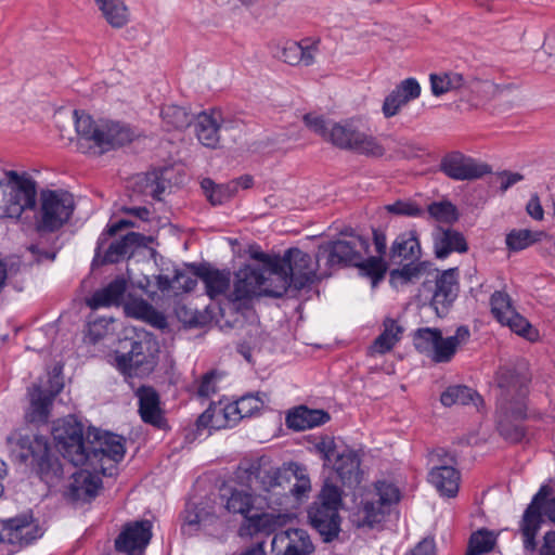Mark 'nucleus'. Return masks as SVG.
I'll return each instance as SVG.
<instances>
[{
    "label": "nucleus",
    "mask_w": 555,
    "mask_h": 555,
    "mask_svg": "<svg viewBox=\"0 0 555 555\" xmlns=\"http://www.w3.org/2000/svg\"><path fill=\"white\" fill-rule=\"evenodd\" d=\"M52 436L65 460L74 466H85L72 475L67 488V495L76 501L93 499L102 485L100 474L113 476L126 453L124 437L96 428L85 433L83 425L73 416L57 421Z\"/></svg>",
    "instance_id": "obj_1"
},
{
    "label": "nucleus",
    "mask_w": 555,
    "mask_h": 555,
    "mask_svg": "<svg viewBox=\"0 0 555 555\" xmlns=\"http://www.w3.org/2000/svg\"><path fill=\"white\" fill-rule=\"evenodd\" d=\"M238 478L259 489L267 500V508L273 511L285 508L291 495L301 500L311 491L307 469L297 463L273 467L267 457L245 460Z\"/></svg>",
    "instance_id": "obj_2"
},
{
    "label": "nucleus",
    "mask_w": 555,
    "mask_h": 555,
    "mask_svg": "<svg viewBox=\"0 0 555 555\" xmlns=\"http://www.w3.org/2000/svg\"><path fill=\"white\" fill-rule=\"evenodd\" d=\"M500 389L498 398V429L509 442H519L525 437L521 421L526 416L527 378L514 370L501 367L496 375Z\"/></svg>",
    "instance_id": "obj_3"
},
{
    "label": "nucleus",
    "mask_w": 555,
    "mask_h": 555,
    "mask_svg": "<svg viewBox=\"0 0 555 555\" xmlns=\"http://www.w3.org/2000/svg\"><path fill=\"white\" fill-rule=\"evenodd\" d=\"M0 190L3 194L1 217L18 220L25 212L35 211L37 183L28 172L5 170L0 178Z\"/></svg>",
    "instance_id": "obj_4"
},
{
    "label": "nucleus",
    "mask_w": 555,
    "mask_h": 555,
    "mask_svg": "<svg viewBox=\"0 0 555 555\" xmlns=\"http://www.w3.org/2000/svg\"><path fill=\"white\" fill-rule=\"evenodd\" d=\"M75 127L78 135L101 150H109L130 143L134 131L127 125L108 119L94 120L83 111H74Z\"/></svg>",
    "instance_id": "obj_5"
},
{
    "label": "nucleus",
    "mask_w": 555,
    "mask_h": 555,
    "mask_svg": "<svg viewBox=\"0 0 555 555\" xmlns=\"http://www.w3.org/2000/svg\"><path fill=\"white\" fill-rule=\"evenodd\" d=\"M341 503V490L331 482H325L317 500L308 509L309 521L324 542H331L338 537L340 531L338 511Z\"/></svg>",
    "instance_id": "obj_6"
},
{
    "label": "nucleus",
    "mask_w": 555,
    "mask_h": 555,
    "mask_svg": "<svg viewBox=\"0 0 555 555\" xmlns=\"http://www.w3.org/2000/svg\"><path fill=\"white\" fill-rule=\"evenodd\" d=\"M133 336L126 337L124 348L129 350L117 354L115 362L117 367L129 376H142L150 374L155 366L156 341L144 330L133 328Z\"/></svg>",
    "instance_id": "obj_7"
},
{
    "label": "nucleus",
    "mask_w": 555,
    "mask_h": 555,
    "mask_svg": "<svg viewBox=\"0 0 555 555\" xmlns=\"http://www.w3.org/2000/svg\"><path fill=\"white\" fill-rule=\"evenodd\" d=\"M38 201L35 225L39 232L60 230L69 221L75 209L73 195L63 190H42Z\"/></svg>",
    "instance_id": "obj_8"
},
{
    "label": "nucleus",
    "mask_w": 555,
    "mask_h": 555,
    "mask_svg": "<svg viewBox=\"0 0 555 555\" xmlns=\"http://www.w3.org/2000/svg\"><path fill=\"white\" fill-rule=\"evenodd\" d=\"M469 330L466 326L456 328L455 334L443 338L438 328L423 327L414 334L415 348L436 363H447L452 360L457 348L469 338Z\"/></svg>",
    "instance_id": "obj_9"
},
{
    "label": "nucleus",
    "mask_w": 555,
    "mask_h": 555,
    "mask_svg": "<svg viewBox=\"0 0 555 555\" xmlns=\"http://www.w3.org/2000/svg\"><path fill=\"white\" fill-rule=\"evenodd\" d=\"M400 500L399 489L391 482L377 481L367 490L357 512L359 526L374 527L383 522Z\"/></svg>",
    "instance_id": "obj_10"
},
{
    "label": "nucleus",
    "mask_w": 555,
    "mask_h": 555,
    "mask_svg": "<svg viewBox=\"0 0 555 555\" xmlns=\"http://www.w3.org/2000/svg\"><path fill=\"white\" fill-rule=\"evenodd\" d=\"M542 515L555 524V491L547 486L541 487L522 516L520 531L528 551L535 550V535L542 524Z\"/></svg>",
    "instance_id": "obj_11"
},
{
    "label": "nucleus",
    "mask_w": 555,
    "mask_h": 555,
    "mask_svg": "<svg viewBox=\"0 0 555 555\" xmlns=\"http://www.w3.org/2000/svg\"><path fill=\"white\" fill-rule=\"evenodd\" d=\"M304 122L311 131L341 150L352 151L361 132L351 119L336 122L315 114H306Z\"/></svg>",
    "instance_id": "obj_12"
},
{
    "label": "nucleus",
    "mask_w": 555,
    "mask_h": 555,
    "mask_svg": "<svg viewBox=\"0 0 555 555\" xmlns=\"http://www.w3.org/2000/svg\"><path fill=\"white\" fill-rule=\"evenodd\" d=\"M369 240L360 235H350L348 238L327 242L319 245L317 257L325 259L327 267L337 264H359L369 253Z\"/></svg>",
    "instance_id": "obj_13"
},
{
    "label": "nucleus",
    "mask_w": 555,
    "mask_h": 555,
    "mask_svg": "<svg viewBox=\"0 0 555 555\" xmlns=\"http://www.w3.org/2000/svg\"><path fill=\"white\" fill-rule=\"evenodd\" d=\"M244 461L245 460H243L237 466L234 476L236 482L242 487H246L247 490L236 488H224L222 490L220 499L223 504V507L229 513L240 514L244 516L246 519L248 517L249 512L253 508L262 509L263 507H267V500L261 496L259 489L254 488L248 482H243L238 478V470L242 467Z\"/></svg>",
    "instance_id": "obj_14"
},
{
    "label": "nucleus",
    "mask_w": 555,
    "mask_h": 555,
    "mask_svg": "<svg viewBox=\"0 0 555 555\" xmlns=\"http://www.w3.org/2000/svg\"><path fill=\"white\" fill-rule=\"evenodd\" d=\"M254 258L261 261L258 267L261 270L260 281L263 296L282 297L289 288H293L288 271L280 256L258 253L254 255Z\"/></svg>",
    "instance_id": "obj_15"
},
{
    "label": "nucleus",
    "mask_w": 555,
    "mask_h": 555,
    "mask_svg": "<svg viewBox=\"0 0 555 555\" xmlns=\"http://www.w3.org/2000/svg\"><path fill=\"white\" fill-rule=\"evenodd\" d=\"M315 258H318L315 256ZM293 288L300 291L310 286L317 280V271L321 260H313L312 257L299 248H291L281 257Z\"/></svg>",
    "instance_id": "obj_16"
},
{
    "label": "nucleus",
    "mask_w": 555,
    "mask_h": 555,
    "mask_svg": "<svg viewBox=\"0 0 555 555\" xmlns=\"http://www.w3.org/2000/svg\"><path fill=\"white\" fill-rule=\"evenodd\" d=\"M42 532L30 515H21L11 519L0 520V543L12 545L10 553L28 545Z\"/></svg>",
    "instance_id": "obj_17"
},
{
    "label": "nucleus",
    "mask_w": 555,
    "mask_h": 555,
    "mask_svg": "<svg viewBox=\"0 0 555 555\" xmlns=\"http://www.w3.org/2000/svg\"><path fill=\"white\" fill-rule=\"evenodd\" d=\"M21 447L26 449V452L22 453V457L25 461L31 459L33 462L37 464L42 479L50 481L63 475V468L60 462L50 456L49 444L44 437H23L21 439Z\"/></svg>",
    "instance_id": "obj_18"
},
{
    "label": "nucleus",
    "mask_w": 555,
    "mask_h": 555,
    "mask_svg": "<svg viewBox=\"0 0 555 555\" xmlns=\"http://www.w3.org/2000/svg\"><path fill=\"white\" fill-rule=\"evenodd\" d=\"M152 538L150 520H137L125 526L115 541L116 550L128 555H141Z\"/></svg>",
    "instance_id": "obj_19"
},
{
    "label": "nucleus",
    "mask_w": 555,
    "mask_h": 555,
    "mask_svg": "<svg viewBox=\"0 0 555 555\" xmlns=\"http://www.w3.org/2000/svg\"><path fill=\"white\" fill-rule=\"evenodd\" d=\"M440 170L453 180H473L489 172L488 166L460 152L447 154L440 162Z\"/></svg>",
    "instance_id": "obj_20"
},
{
    "label": "nucleus",
    "mask_w": 555,
    "mask_h": 555,
    "mask_svg": "<svg viewBox=\"0 0 555 555\" xmlns=\"http://www.w3.org/2000/svg\"><path fill=\"white\" fill-rule=\"evenodd\" d=\"M271 548L273 555H311L314 545L304 529H287L274 534Z\"/></svg>",
    "instance_id": "obj_21"
},
{
    "label": "nucleus",
    "mask_w": 555,
    "mask_h": 555,
    "mask_svg": "<svg viewBox=\"0 0 555 555\" xmlns=\"http://www.w3.org/2000/svg\"><path fill=\"white\" fill-rule=\"evenodd\" d=\"M260 279L261 270L258 266L247 264L241 268L235 273L233 291L228 295L229 300L241 302L263 296Z\"/></svg>",
    "instance_id": "obj_22"
},
{
    "label": "nucleus",
    "mask_w": 555,
    "mask_h": 555,
    "mask_svg": "<svg viewBox=\"0 0 555 555\" xmlns=\"http://www.w3.org/2000/svg\"><path fill=\"white\" fill-rule=\"evenodd\" d=\"M102 245L103 242L102 238H100L92 266H102L105 263H116L120 261L125 256L132 254L135 247L145 246V236L140 233L130 232L121 240L113 242L103 257H101Z\"/></svg>",
    "instance_id": "obj_23"
},
{
    "label": "nucleus",
    "mask_w": 555,
    "mask_h": 555,
    "mask_svg": "<svg viewBox=\"0 0 555 555\" xmlns=\"http://www.w3.org/2000/svg\"><path fill=\"white\" fill-rule=\"evenodd\" d=\"M459 283L456 269H449L437 276L431 297V307L438 317H443L449 311L457 296Z\"/></svg>",
    "instance_id": "obj_24"
},
{
    "label": "nucleus",
    "mask_w": 555,
    "mask_h": 555,
    "mask_svg": "<svg viewBox=\"0 0 555 555\" xmlns=\"http://www.w3.org/2000/svg\"><path fill=\"white\" fill-rule=\"evenodd\" d=\"M237 424L236 417L231 409L230 403L223 401L212 402L206 411H204L197 418L195 426L197 434L203 430L210 431L219 430L228 427H233Z\"/></svg>",
    "instance_id": "obj_25"
},
{
    "label": "nucleus",
    "mask_w": 555,
    "mask_h": 555,
    "mask_svg": "<svg viewBox=\"0 0 555 555\" xmlns=\"http://www.w3.org/2000/svg\"><path fill=\"white\" fill-rule=\"evenodd\" d=\"M421 85L415 78H406L385 98L382 112L386 118L396 116L400 109L421 95Z\"/></svg>",
    "instance_id": "obj_26"
},
{
    "label": "nucleus",
    "mask_w": 555,
    "mask_h": 555,
    "mask_svg": "<svg viewBox=\"0 0 555 555\" xmlns=\"http://www.w3.org/2000/svg\"><path fill=\"white\" fill-rule=\"evenodd\" d=\"M224 126L225 121L220 111L203 112L196 118V138L204 146L216 149L219 146L220 132Z\"/></svg>",
    "instance_id": "obj_27"
},
{
    "label": "nucleus",
    "mask_w": 555,
    "mask_h": 555,
    "mask_svg": "<svg viewBox=\"0 0 555 555\" xmlns=\"http://www.w3.org/2000/svg\"><path fill=\"white\" fill-rule=\"evenodd\" d=\"M288 519L289 515L287 513L282 512L261 513L248 516L244 525L241 527V534H270L274 532L276 529L286 525Z\"/></svg>",
    "instance_id": "obj_28"
},
{
    "label": "nucleus",
    "mask_w": 555,
    "mask_h": 555,
    "mask_svg": "<svg viewBox=\"0 0 555 555\" xmlns=\"http://www.w3.org/2000/svg\"><path fill=\"white\" fill-rule=\"evenodd\" d=\"M435 255L439 259L447 258L451 253H465L467 243L462 233L453 229L438 227L434 232Z\"/></svg>",
    "instance_id": "obj_29"
},
{
    "label": "nucleus",
    "mask_w": 555,
    "mask_h": 555,
    "mask_svg": "<svg viewBox=\"0 0 555 555\" xmlns=\"http://www.w3.org/2000/svg\"><path fill=\"white\" fill-rule=\"evenodd\" d=\"M330 421V414L320 409H309L300 405L289 412L286 416V425L295 430H306Z\"/></svg>",
    "instance_id": "obj_30"
},
{
    "label": "nucleus",
    "mask_w": 555,
    "mask_h": 555,
    "mask_svg": "<svg viewBox=\"0 0 555 555\" xmlns=\"http://www.w3.org/2000/svg\"><path fill=\"white\" fill-rule=\"evenodd\" d=\"M197 276L204 283L206 294L211 299L225 295L230 288L231 272L229 270L203 266L197 270Z\"/></svg>",
    "instance_id": "obj_31"
},
{
    "label": "nucleus",
    "mask_w": 555,
    "mask_h": 555,
    "mask_svg": "<svg viewBox=\"0 0 555 555\" xmlns=\"http://www.w3.org/2000/svg\"><path fill=\"white\" fill-rule=\"evenodd\" d=\"M428 479L443 496L453 498L459 491L460 473L451 465L433 467Z\"/></svg>",
    "instance_id": "obj_32"
},
{
    "label": "nucleus",
    "mask_w": 555,
    "mask_h": 555,
    "mask_svg": "<svg viewBox=\"0 0 555 555\" xmlns=\"http://www.w3.org/2000/svg\"><path fill=\"white\" fill-rule=\"evenodd\" d=\"M141 418L151 425L162 427L164 417L159 408L158 393L151 387H141L137 391Z\"/></svg>",
    "instance_id": "obj_33"
},
{
    "label": "nucleus",
    "mask_w": 555,
    "mask_h": 555,
    "mask_svg": "<svg viewBox=\"0 0 555 555\" xmlns=\"http://www.w3.org/2000/svg\"><path fill=\"white\" fill-rule=\"evenodd\" d=\"M62 388L61 383L53 385L50 390H43L37 385L33 386L29 392L33 421H47L52 401Z\"/></svg>",
    "instance_id": "obj_34"
},
{
    "label": "nucleus",
    "mask_w": 555,
    "mask_h": 555,
    "mask_svg": "<svg viewBox=\"0 0 555 555\" xmlns=\"http://www.w3.org/2000/svg\"><path fill=\"white\" fill-rule=\"evenodd\" d=\"M383 332L375 338L369 348V354H385L389 352L401 339L403 327L397 321L387 318L383 323Z\"/></svg>",
    "instance_id": "obj_35"
},
{
    "label": "nucleus",
    "mask_w": 555,
    "mask_h": 555,
    "mask_svg": "<svg viewBox=\"0 0 555 555\" xmlns=\"http://www.w3.org/2000/svg\"><path fill=\"white\" fill-rule=\"evenodd\" d=\"M332 465L344 483L360 482V460L353 450L344 449Z\"/></svg>",
    "instance_id": "obj_36"
},
{
    "label": "nucleus",
    "mask_w": 555,
    "mask_h": 555,
    "mask_svg": "<svg viewBox=\"0 0 555 555\" xmlns=\"http://www.w3.org/2000/svg\"><path fill=\"white\" fill-rule=\"evenodd\" d=\"M127 289V281L125 278H116L106 287L95 292L88 300V305L92 309L100 307H108L119 305Z\"/></svg>",
    "instance_id": "obj_37"
},
{
    "label": "nucleus",
    "mask_w": 555,
    "mask_h": 555,
    "mask_svg": "<svg viewBox=\"0 0 555 555\" xmlns=\"http://www.w3.org/2000/svg\"><path fill=\"white\" fill-rule=\"evenodd\" d=\"M421 256V245L415 231L410 230L397 236L391 245V259L410 260L413 262Z\"/></svg>",
    "instance_id": "obj_38"
},
{
    "label": "nucleus",
    "mask_w": 555,
    "mask_h": 555,
    "mask_svg": "<svg viewBox=\"0 0 555 555\" xmlns=\"http://www.w3.org/2000/svg\"><path fill=\"white\" fill-rule=\"evenodd\" d=\"M124 308L128 317L143 320L156 328H165L167 326L165 315L143 299L129 300L125 304Z\"/></svg>",
    "instance_id": "obj_39"
},
{
    "label": "nucleus",
    "mask_w": 555,
    "mask_h": 555,
    "mask_svg": "<svg viewBox=\"0 0 555 555\" xmlns=\"http://www.w3.org/2000/svg\"><path fill=\"white\" fill-rule=\"evenodd\" d=\"M102 16L113 28H122L130 21V11L124 0H94Z\"/></svg>",
    "instance_id": "obj_40"
},
{
    "label": "nucleus",
    "mask_w": 555,
    "mask_h": 555,
    "mask_svg": "<svg viewBox=\"0 0 555 555\" xmlns=\"http://www.w3.org/2000/svg\"><path fill=\"white\" fill-rule=\"evenodd\" d=\"M217 520L214 506L210 502H202L198 505L188 504L184 513V521L190 530L207 528Z\"/></svg>",
    "instance_id": "obj_41"
},
{
    "label": "nucleus",
    "mask_w": 555,
    "mask_h": 555,
    "mask_svg": "<svg viewBox=\"0 0 555 555\" xmlns=\"http://www.w3.org/2000/svg\"><path fill=\"white\" fill-rule=\"evenodd\" d=\"M465 77L455 72L431 74L430 87L434 95L439 96L450 91H457L466 87Z\"/></svg>",
    "instance_id": "obj_42"
},
{
    "label": "nucleus",
    "mask_w": 555,
    "mask_h": 555,
    "mask_svg": "<svg viewBox=\"0 0 555 555\" xmlns=\"http://www.w3.org/2000/svg\"><path fill=\"white\" fill-rule=\"evenodd\" d=\"M543 237H546L543 231L514 229L506 234L505 244L509 251L516 253L542 241Z\"/></svg>",
    "instance_id": "obj_43"
},
{
    "label": "nucleus",
    "mask_w": 555,
    "mask_h": 555,
    "mask_svg": "<svg viewBox=\"0 0 555 555\" xmlns=\"http://www.w3.org/2000/svg\"><path fill=\"white\" fill-rule=\"evenodd\" d=\"M263 397H266L263 393H249L234 402H229L236 417V422L238 423L241 420L253 416L255 413L259 412L264 405Z\"/></svg>",
    "instance_id": "obj_44"
},
{
    "label": "nucleus",
    "mask_w": 555,
    "mask_h": 555,
    "mask_svg": "<svg viewBox=\"0 0 555 555\" xmlns=\"http://www.w3.org/2000/svg\"><path fill=\"white\" fill-rule=\"evenodd\" d=\"M201 185L206 197L212 205H222L233 198L236 194L235 184H216L210 179H204Z\"/></svg>",
    "instance_id": "obj_45"
},
{
    "label": "nucleus",
    "mask_w": 555,
    "mask_h": 555,
    "mask_svg": "<svg viewBox=\"0 0 555 555\" xmlns=\"http://www.w3.org/2000/svg\"><path fill=\"white\" fill-rule=\"evenodd\" d=\"M160 115L168 129H185L191 125L193 119V116L185 107L173 104L164 106Z\"/></svg>",
    "instance_id": "obj_46"
},
{
    "label": "nucleus",
    "mask_w": 555,
    "mask_h": 555,
    "mask_svg": "<svg viewBox=\"0 0 555 555\" xmlns=\"http://www.w3.org/2000/svg\"><path fill=\"white\" fill-rule=\"evenodd\" d=\"M507 318L500 322L503 325H507L514 333L525 337L530 341H535L539 338L538 331L515 309L508 310Z\"/></svg>",
    "instance_id": "obj_47"
},
{
    "label": "nucleus",
    "mask_w": 555,
    "mask_h": 555,
    "mask_svg": "<svg viewBox=\"0 0 555 555\" xmlns=\"http://www.w3.org/2000/svg\"><path fill=\"white\" fill-rule=\"evenodd\" d=\"M352 152L367 157L378 158L385 155L386 149L376 137L361 131Z\"/></svg>",
    "instance_id": "obj_48"
},
{
    "label": "nucleus",
    "mask_w": 555,
    "mask_h": 555,
    "mask_svg": "<svg viewBox=\"0 0 555 555\" xmlns=\"http://www.w3.org/2000/svg\"><path fill=\"white\" fill-rule=\"evenodd\" d=\"M496 537L486 529L472 534L467 555H482L491 552L495 545Z\"/></svg>",
    "instance_id": "obj_49"
},
{
    "label": "nucleus",
    "mask_w": 555,
    "mask_h": 555,
    "mask_svg": "<svg viewBox=\"0 0 555 555\" xmlns=\"http://www.w3.org/2000/svg\"><path fill=\"white\" fill-rule=\"evenodd\" d=\"M476 396V392L467 386H451L441 393L440 401L444 406L465 405L472 402Z\"/></svg>",
    "instance_id": "obj_50"
},
{
    "label": "nucleus",
    "mask_w": 555,
    "mask_h": 555,
    "mask_svg": "<svg viewBox=\"0 0 555 555\" xmlns=\"http://www.w3.org/2000/svg\"><path fill=\"white\" fill-rule=\"evenodd\" d=\"M429 216L438 222L452 223L457 220L456 208L450 202H437L428 206Z\"/></svg>",
    "instance_id": "obj_51"
},
{
    "label": "nucleus",
    "mask_w": 555,
    "mask_h": 555,
    "mask_svg": "<svg viewBox=\"0 0 555 555\" xmlns=\"http://www.w3.org/2000/svg\"><path fill=\"white\" fill-rule=\"evenodd\" d=\"M491 305V312L493 317L499 321L502 322L507 318V311L514 310L512 299L505 292L496 291L492 294L490 299Z\"/></svg>",
    "instance_id": "obj_52"
},
{
    "label": "nucleus",
    "mask_w": 555,
    "mask_h": 555,
    "mask_svg": "<svg viewBox=\"0 0 555 555\" xmlns=\"http://www.w3.org/2000/svg\"><path fill=\"white\" fill-rule=\"evenodd\" d=\"M356 267H359L365 275L370 276L373 281V284L382 280L386 272V264L382 256L369 257L366 259L363 258L359 264H356Z\"/></svg>",
    "instance_id": "obj_53"
},
{
    "label": "nucleus",
    "mask_w": 555,
    "mask_h": 555,
    "mask_svg": "<svg viewBox=\"0 0 555 555\" xmlns=\"http://www.w3.org/2000/svg\"><path fill=\"white\" fill-rule=\"evenodd\" d=\"M315 451L322 456L325 465H332L341 451L337 450L334 438L322 437L315 444Z\"/></svg>",
    "instance_id": "obj_54"
},
{
    "label": "nucleus",
    "mask_w": 555,
    "mask_h": 555,
    "mask_svg": "<svg viewBox=\"0 0 555 555\" xmlns=\"http://www.w3.org/2000/svg\"><path fill=\"white\" fill-rule=\"evenodd\" d=\"M197 273L195 275L185 271L176 270L172 278V289L178 292H190L194 289L197 284Z\"/></svg>",
    "instance_id": "obj_55"
},
{
    "label": "nucleus",
    "mask_w": 555,
    "mask_h": 555,
    "mask_svg": "<svg viewBox=\"0 0 555 555\" xmlns=\"http://www.w3.org/2000/svg\"><path fill=\"white\" fill-rule=\"evenodd\" d=\"M319 40H314L311 38H306L300 41L301 53H300V64L305 66H310L314 63L315 56L319 52Z\"/></svg>",
    "instance_id": "obj_56"
},
{
    "label": "nucleus",
    "mask_w": 555,
    "mask_h": 555,
    "mask_svg": "<svg viewBox=\"0 0 555 555\" xmlns=\"http://www.w3.org/2000/svg\"><path fill=\"white\" fill-rule=\"evenodd\" d=\"M389 212L408 216V217H420L423 215V210L413 202L398 201L387 206Z\"/></svg>",
    "instance_id": "obj_57"
},
{
    "label": "nucleus",
    "mask_w": 555,
    "mask_h": 555,
    "mask_svg": "<svg viewBox=\"0 0 555 555\" xmlns=\"http://www.w3.org/2000/svg\"><path fill=\"white\" fill-rule=\"evenodd\" d=\"M219 375L216 372H209L202 377L197 395L202 398H209L218 391Z\"/></svg>",
    "instance_id": "obj_58"
},
{
    "label": "nucleus",
    "mask_w": 555,
    "mask_h": 555,
    "mask_svg": "<svg viewBox=\"0 0 555 555\" xmlns=\"http://www.w3.org/2000/svg\"><path fill=\"white\" fill-rule=\"evenodd\" d=\"M421 269L413 263L404 266L402 269L392 270L390 272V280L392 283L406 284L413 279L417 278Z\"/></svg>",
    "instance_id": "obj_59"
},
{
    "label": "nucleus",
    "mask_w": 555,
    "mask_h": 555,
    "mask_svg": "<svg viewBox=\"0 0 555 555\" xmlns=\"http://www.w3.org/2000/svg\"><path fill=\"white\" fill-rule=\"evenodd\" d=\"M300 53L301 46L300 41H288L285 43L282 50V59L285 63L289 65H299L300 64Z\"/></svg>",
    "instance_id": "obj_60"
},
{
    "label": "nucleus",
    "mask_w": 555,
    "mask_h": 555,
    "mask_svg": "<svg viewBox=\"0 0 555 555\" xmlns=\"http://www.w3.org/2000/svg\"><path fill=\"white\" fill-rule=\"evenodd\" d=\"M524 180V176L519 172L502 171L496 175V182L500 190L506 192L509 188Z\"/></svg>",
    "instance_id": "obj_61"
},
{
    "label": "nucleus",
    "mask_w": 555,
    "mask_h": 555,
    "mask_svg": "<svg viewBox=\"0 0 555 555\" xmlns=\"http://www.w3.org/2000/svg\"><path fill=\"white\" fill-rule=\"evenodd\" d=\"M405 555H436V546L434 539L425 538L415 545Z\"/></svg>",
    "instance_id": "obj_62"
},
{
    "label": "nucleus",
    "mask_w": 555,
    "mask_h": 555,
    "mask_svg": "<svg viewBox=\"0 0 555 555\" xmlns=\"http://www.w3.org/2000/svg\"><path fill=\"white\" fill-rule=\"evenodd\" d=\"M527 212L531 218L534 220H542L543 219V208L541 206L540 199L538 195H532L526 206Z\"/></svg>",
    "instance_id": "obj_63"
},
{
    "label": "nucleus",
    "mask_w": 555,
    "mask_h": 555,
    "mask_svg": "<svg viewBox=\"0 0 555 555\" xmlns=\"http://www.w3.org/2000/svg\"><path fill=\"white\" fill-rule=\"evenodd\" d=\"M540 555H555V530L545 533Z\"/></svg>",
    "instance_id": "obj_64"
}]
</instances>
